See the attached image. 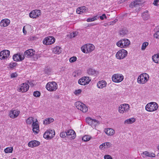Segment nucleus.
Listing matches in <instances>:
<instances>
[{
    "label": "nucleus",
    "instance_id": "obj_44",
    "mask_svg": "<svg viewBox=\"0 0 159 159\" xmlns=\"http://www.w3.org/2000/svg\"><path fill=\"white\" fill-rule=\"evenodd\" d=\"M80 8L81 9L80 10L81 11V12L82 13L84 12H88V10L86 9V7H85L83 6L80 7Z\"/></svg>",
    "mask_w": 159,
    "mask_h": 159
},
{
    "label": "nucleus",
    "instance_id": "obj_13",
    "mask_svg": "<svg viewBox=\"0 0 159 159\" xmlns=\"http://www.w3.org/2000/svg\"><path fill=\"white\" fill-rule=\"evenodd\" d=\"M35 53V51L33 49H30L27 50L24 52V56L27 57H31L34 56Z\"/></svg>",
    "mask_w": 159,
    "mask_h": 159
},
{
    "label": "nucleus",
    "instance_id": "obj_33",
    "mask_svg": "<svg viewBox=\"0 0 159 159\" xmlns=\"http://www.w3.org/2000/svg\"><path fill=\"white\" fill-rule=\"evenodd\" d=\"M13 149L12 147H7L4 149V151L6 153H12Z\"/></svg>",
    "mask_w": 159,
    "mask_h": 159
},
{
    "label": "nucleus",
    "instance_id": "obj_28",
    "mask_svg": "<svg viewBox=\"0 0 159 159\" xmlns=\"http://www.w3.org/2000/svg\"><path fill=\"white\" fill-rule=\"evenodd\" d=\"M46 132L48 133L49 135L50 136V139L52 138L55 135V132L54 130L53 131L52 130H47Z\"/></svg>",
    "mask_w": 159,
    "mask_h": 159
},
{
    "label": "nucleus",
    "instance_id": "obj_64",
    "mask_svg": "<svg viewBox=\"0 0 159 159\" xmlns=\"http://www.w3.org/2000/svg\"><path fill=\"white\" fill-rule=\"evenodd\" d=\"M109 23L110 24V25H114V24L115 23H114V21H112L110 22Z\"/></svg>",
    "mask_w": 159,
    "mask_h": 159
},
{
    "label": "nucleus",
    "instance_id": "obj_57",
    "mask_svg": "<svg viewBox=\"0 0 159 159\" xmlns=\"http://www.w3.org/2000/svg\"><path fill=\"white\" fill-rule=\"evenodd\" d=\"M158 2H159V0H154L153 4L155 6H158Z\"/></svg>",
    "mask_w": 159,
    "mask_h": 159
},
{
    "label": "nucleus",
    "instance_id": "obj_43",
    "mask_svg": "<svg viewBox=\"0 0 159 159\" xmlns=\"http://www.w3.org/2000/svg\"><path fill=\"white\" fill-rule=\"evenodd\" d=\"M78 32H76L71 33L70 34V37L71 38H74L78 35Z\"/></svg>",
    "mask_w": 159,
    "mask_h": 159
},
{
    "label": "nucleus",
    "instance_id": "obj_11",
    "mask_svg": "<svg viewBox=\"0 0 159 159\" xmlns=\"http://www.w3.org/2000/svg\"><path fill=\"white\" fill-rule=\"evenodd\" d=\"M29 85L28 84L23 83L20 85V87L18 89V91L20 92H25L29 89Z\"/></svg>",
    "mask_w": 159,
    "mask_h": 159
},
{
    "label": "nucleus",
    "instance_id": "obj_2",
    "mask_svg": "<svg viewBox=\"0 0 159 159\" xmlns=\"http://www.w3.org/2000/svg\"><path fill=\"white\" fill-rule=\"evenodd\" d=\"M95 47L92 44H88L83 46L81 48L82 51L84 53H88L93 51Z\"/></svg>",
    "mask_w": 159,
    "mask_h": 159
},
{
    "label": "nucleus",
    "instance_id": "obj_10",
    "mask_svg": "<svg viewBox=\"0 0 159 159\" xmlns=\"http://www.w3.org/2000/svg\"><path fill=\"white\" fill-rule=\"evenodd\" d=\"M41 15V11L39 10H35L32 11L29 14L30 18H36Z\"/></svg>",
    "mask_w": 159,
    "mask_h": 159
},
{
    "label": "nucleus",
    "instance_id": "obj_19",
    "mask_svg": "<svg viewBox=\"0 0 159 159\" xmlns=\"http://www.w3.org/2000/svg\"><path fill=\"white\" fill-rule=\"evenodd\" d=\"M107 85V83L106 81L102 80L99 81L97 84V86L98 88L100 89H102L105 87Z\"/></svg>",
    "mask_w": 159,
    "mask_h": 159
},
{
    "label": "nucleus",
    "instance_id": "obj_62",
    "mask_svg": "<svg viewBox=\"0 0 159 159\" xmlns=\"http://www.w3.org/2000/svg\"><path fill=\"white\" fill-rule=\"evenodd\" d=\"M24 58L25 57L23 56V57H22V56L20 54V56H19V60L21 61L24 59Z\"/></svg>",
    "mask_w": 159,
    "mask_h": 159
},
{
    "label": "nucleus",
    "instance_id": "obj_21",
    "mask_svg": "<svg viewBox=\"0 0 159 159\" xmlns=\"http://www.w3.org/2000/svg\"><path fill=\"white\" fill-rule=\"evenodd\" d=\"M105 132L107 135L110 136L113 135L115 133V131L111 128H108L106 129Z\"/></svg>",
    "mask_w": 159,
    "mask_h": 159
},
{
    "label": "nucleus",
    "instance_id": "obj_63",
    "mask_svg": "<svg viewBox=\"0 0 159 159\" xmlns=\"http://www.w3.org/2000/svg\"><path fill=\"white\" fill-rule=\"evenodd\" d=\"M97 25V24H94V23H91V24H89V26H93L94 25Z\"/></svg>",
    "mask_w": 159,
    "mask_h": 159
},
{
    "label": "nucleus",
    "instance_id": "obj_5",
    "mask_svg": "<svg viewBox=\"0 0 159 159\" xmlns=\"http://www.w3.org/2000/svg\"><path fill=\"white\" fill-rule=\"evenodd\" d=\"M128 52L124 49L119 50L116 53V58L118 59H123L125 58L127 55Z\"/></svg>",
    "mask_w": 159,
    "mask_h": 159
},
{
    "label": "nucleus",
    "instance_id": "obj_25",
    "mask_svg": "<svg viewBox=\"0 0 159 159\" xmlns=\"http://www.w3.org/2000/svg\"><path fill=\"white\" fill-rule=\"evenodd\" d=\"M128 32V30L125 29H122L119 32V34L122 36L126 35Z\"/></svg>",
    "mask_w": 159,
    "mask_h": 159
},
{
    "label": "nucleus",
    "instance_id": "obj_14",
    "mask_svg": "<svg viewBox=\"0 0 159 159\" xmlns=\"http://www.w3.org/2000/svg\"><path fill=\"white\" fill-rule=\"evenodd\" d=\"M67 136L70 139H74L76 137V134L73 130L70 129L66 132Z\"/></svg>",
    "mask_w": 159,
    "mask_h": 159
},
{
    "label": "nucleus",
    "instance_id": "obj_32",
    "mask_svg": "<svg viewBox=\"0 0 159 159\" xmlns=\"http://www.w3.org/2000/svg\"><path fill=\"white\" fill-rule=\"evenodd\" d=\"M84 79H86V78L85 76L84 77L82 78L81 79H79L78 80V83L81 85H86L85 83V82L84 81Z\"/></svg>",
    "mask_w": 159,
    "mask_h": 159
},
{
    "label": "nucleus",
    "instance_id": "obj_50",
    "mask_svg": "<svg viewBox=\"0 0 159 159\" xmlns=\"http://www.w3.org/2000/svg\"><path fill=\"white\" fill-rule=\"evenodd\" d=\"M47 132H46V131L44 133L43 137L45 139H50V136L48 134V133H47Z\"/></svg>",
    "mask_w": 159,
    "mask_h": 159
},
{
    "label": "nucleus",
    "instance_id": "obj_37",
    "mask_svg": "<svg viewBox=\"0 0 159 159\" xmlns=\"http://www.w3.org/2000/svg\"><path fill=\"white\" fill-rule=\"evenodd\" d=\"M116 45L118 47L121 48H125V47H124L123 45V43L122 39L120 40L117 42Z\"/></svg>",
    "mask_w": 159,
    "mask_h": 159
},
{
    "label": "nucleus",
    "instance_id": "obj_61",
    "mask_svg": "<svg viewBox=\"0 0 159 159\" xmlns=\"http://www.w3.org/2000/svg\"><path fill=\"white\" fill-rule=\"evenodd\" d=\"M80 7L76 9V12L78 14H80L81 12V11L80 10Z\"/></svg>",
    "mask_w": 159,
    "mask_h": 159
},
{
    "label": "nucleus",
    "instance_id": "obj_8",
    "mask_svg": "<svg viewBox=\"0 0 159 159\" xmlns=\"http://www.w3.org/2000/svg\"><path fill=\"white\" fill-rule=\"evenodd\" d=\"M55 38L52 36H49L43 40V43L44 44L48 45L53 43L55 41Z\"/></svg>",
    "mask_w": 159,
    "mask_h": 159
},
{
    "label": "nucleus",
    "instance_id": "obj_23",
    "mask_svg": "<svg viewBox=\"0 0 159 159\" xmlns=\"http://www.w3.org/2000/svg\"><path fill=\"white\" fill-rule=\"evenodd\" d=\"M53 52L55 54H59L61 52V48L59 46H57L53 48Z\"/></svg>",
    "mask_w": 159,
    "mask_h": 159
},
{
    "label": "nucleus",
    "instance_id": "obj_24",
    "mask_svg": "<svg viewBox=\"0 0 159 159\" xmlns=\"http://www.w3.org/2000/svg\"><path fill=\"white\" fill-rule=\"evenodd\" d=\"M144 75H143L142 74L140 75L138 77L137 79V81L138 83L140 84H143L145 83L144 80Z\"/></svg>",
    "mask_w": 159,
    "mask_h": 159
},
{
    "label": "nucleus",
    "instance_id": "obj_39",
    "mask_svg": "<svg viewBox=\"0 0 159 159\" xmlns=\"http://www.w3.org/2000/svg\"><path fill=\"white\" fill-rule=\"evenodd\" d=\"M33 119L34 118L33 117H29L26 120V123L27 124L29 125L31 124L32 123V121L33 122H34Z\"/></svg>",
    "mask_w": 159,
    "mask_h": 159
},
{
    "label": "nucleus",
    "instance_id": "obj_36",
    "mask_svg": "<svg viewBox=\"0 0 159 159\" xmlns=\"http://www.w3.org/2000/svg\"><path fill=\"white\" fill-rule=\"evenodd\" d=\"M91 137L88 135L84 136L82 138V140L84 141H88L89 140Z\"/></svg>",
    "mask_w": 159,
    "mask_h": 159
},
{
    "label": "nucleus",
    "instance_id": "obj_30",
    "mask_svg": "<svg viewBox=\"0 0 159 159\" xmlns=\"http://www.w3.org/2000/svg\"><path fill=\"white\" fill-rule=\"evenodd\" d=\"M159 55L155 54L152 57V59L153 61L156 63H159Z\"/></svg>",
    "mask_w": 159,
    "mask_h": 159
},
{
    "label": "nucleus",
    "instance_id": "obj_52",
    "mask_svg": "<svg viewBox=\"0 0 159 159\" xmlns=\"http://www.w3.org/2000/svg\"><path fill=\"white\" fill-rule=\"evenodd\" d=\"M99 18L100 19L103 20L104 19H107V17L105 14H103L101 16H100Z\"/></svg>",
    "mask_w": 159,
    "mask_h": 159
},
{
    "label": "nucleus",
    "instance_id": "obj_7",
    "mask_svg": "<svg viewBox=\"0 0 159 159\" xmlns=\"http://www.w3.org/2000/svg\"><path fill=\"white\" fill-rule=\"evenodd\" d=\"M112 81L116 83H119L122 81L124 79V76L120 74H115L112 77Z\"/></svg>",
    "mask_w": 159,
    "mask_h": 159
},
{
    "label": "nucleus",
    "instance_id": "obj_35",
    "mask_svg": "<svg viewBox=\"0 0 159 159\" xmlns=\"http://www.w3.org/2000/svg\"><path fill=\"white\" fill-rule=\"evenodd\" d=\"M19 56H20V53L15 54L13 56V59L14 61H19Z\"/></svg>",
    "mask_w": 159,
    "mask_h": 159
},
{
    "label": "nucleus",
    "instance_id": "obj_17",
    "mask_svg": "<svg viewBox=\"0 0 159 159\" xmlns=\"http://www.w3.org/2000/svg\"><path fill=\"white\" fill-rule=\"evenodd\" d=\"M10 21L7 19L2 20L0 23V26L2 27H5L8 25Z\"/></svg>",
    "mask_w": 159,
    "mask_h": 159
},
{
    "label": "nucleus",
    "instance_id": "obj_29",
    "mask_svg": "<svg viewBox=\"0 0 159 159\" xmlns=\"http://www.w3.org/2000/svg\"><path fill=\"white\" fill-rule=\"evenodd\" d=\"M54 120L53 118H49L46 119L43 121V124H48L53 122Z\"/></svg>",
    "mask_w": 159,
    "mask_h": 159
},
{
    "label": "nucleus",
    "instance_id": "obj_42",
    "mask_svg": "<svg viewBox=\"0 0 159 159\" xmlns=\"http://www.w3.org/2000/svg\"><path fill=\"white\" fill-rule=\"evenodd\" d=\"M148 45V42H144L142 44L141 49L142 50H144L146 47Z\"/></svg>",
    "mask_w": 159,
    "mask_h": 159
},
{
    "label": "nucleus",
    "instance_id": "obj_34",
    "mask_svg": "<svg viewBox=\"0 0 159 159\" xmlns=\"http://www.w3.org/2000/svg\"><path fill=\"white\" fill-rule=\"evenodd\" d=\"M98 17H99L98 16V15H96L92 18H88L86 20L87 22L93 21L97 20Z\"/></svg>",
    "mask_w": 159,
    "mask_h": 159
},
{
    "label": "nucleus",
    "instance_id": "obj_56",
    "mask_svg": "<svg viewBox=\"0 0 159 159\" xmlns=\"http://www.w3.org/2000/svg\"><path fill=\"white\" fill-rule=\"evenodd\" d=\"M17 76V75L16 73H13L11 75V78H12L16 77Z\"/></svg>",
    "mask_w": 159,
    "mask_h": 159
},
{
    "label": "nucleus",
    "instance_id": "obj_45",
    "mask_svg": "<svg viewBox=\"0 0 159 159\" xmlns=\"http://www.w3.org/2000/svg\"><path fill=\"white\" fill-rule=\"evenodd\" d=\"M32 127L33 128H35L39 129V126L38 123H37L35 122H33L32 125Z\"/></svg>",
    "mask_w": 159,
    "mask_h": 159
},
{
    "label": "nucleus",
    "instance_id": "obj_27",
    "mask_svg": "<svg viewBox=\"0 0 159 159\" xmlns=\"http://www.w3.org/2000/svg\"><path fill=\"white\" fill-rule=\"evenodd\" d=\"M148 11H146L142 14V16L144 20H147L149 19V15L148 14Z\"/></svg>",
    "mask_w": 159,
    "mask_h": 159
},
{
    "label": "nucleus",
    "instance_id": "obj_60",
    "mask_svg": "<svg viewBox=\"0 0 159 159\" xmlns=\"http://www.w3.org/2000/svg\"><path fill=\"white\" fill-rule=\"evenodd\" d=\"M143 154L145 155L146 156L148 157L149 152L147 151H145L143 152Z\"/></svg>",
    "mask_w": 159,
    "mask_h": 159
},
{
    "label": "nucleus",
    "instance_id": "obj_18",
    "mask_svg": "<svg viewBox=\"0 0 159 159\" xmlns=\"http://www.w3.org/2000/svg\"><path fill=\"white\" fill-rule=\"evenodd\" d=\"M88 73L91 75H96L98 74V72L97 70L92 68H89L87 70Z\"/></svg>",
    "mask_w": 159,
    "mask_h": 159
},
{
    "label": "nucleus",
    "instance_id": "obj_51",
    "mask_svg": "<svg viewBox=\"0 0 159 159\" xmlns=\"http://www.w3.org/2000/svg\"><path fill=\"white\" fill-rule=\"evenodd\" d=\"M154 37L156 39H159V30L154 34Z\"/></svg>",
    "mask_w": 159,
    "mask_h": 159
},
{
    "label": "nucleus",
    "instance_id": "obj_22",
    "mask_svg": "<svg viewBox=\"0 0 159 159\" xmlns=\"http://www.w3.org/2000/svg\"><path fill=\"white\" fill-rule=\"evenodd\" d=\"M123 43V45L125 48L127 47L130 43V41L128 39H122Z\"/></svg>",
    "mask_w": 159,
    "mask_h": 159
},
{
    "label": "nucleus",
    "instance_id": "obj_9",
    "mask_svg": "<svg viewBox=\"0 0 159 159\" xmlns=\"http://www.w3.org/2000/svg\"><path fill=\"white\" fill-rule=\"evenodd\" d=\"M129 106L128 104H123L119 107L118 111L120 113H123L125 112L128 111L129 110Z\"/></svg>",
    "mask_w": 159,
    "mask_h": 159
},
{
    "label": "nucleus",
    "instance_id": "obj_59",
    "mask_svg": "<svg viewBox=\"0 0 159 159\" xmlns=\"http://www.w3.org/2000/svg\"><path fill=\"white\" fill-rule=\"evenodd\" d=\"M155 154L153 153H149L148 157H155Z\"/></svg>",
    "mask_w": 159,
    "mask_h": 159
},
{
    "label": "nucleus",
    "instance_id": "obj_26",
    "mask_svg": "<svg viewBox=\"0 0 159 159\" xmlns=\"http://www.w3.org/2000/svg\"><path fill=\"white\" fill-rule=\"evenodd\" d=\"M136 120V119L134 118H131L125 120L124 122V124L125 125L133 123Z\"/></svg>",
    "mask_w": 159,
    "mask_h": 159
},
{
    "label": "nucleus",
    "instance_id": "obj_3",
    "mask_svg": "<svg viewBox=\"0 0 159 159\" xmlns=\"http://www.w3.org/2000/svg\"><path fill=\"white\" fill-rule=\"evenodd\" d=\"M75 106L78 109L82 111L83 112H87L88 108L86 106L80 102H76L75 103Z\"/></svg>",
    "mask_w": 159,
    "mask_h": 159
},
{
    "label": "nucleus",
    "instance_id": "obj_38",
    "mask_svg": "<svg viewBox=\"0 0 159 159\" xmlns=\"http://www.w3.org/2000/svg\"><path fill=\"white\" fill-rule=\"evenodd\" d=\"M17 63L16 62H11L9 65V67L11 69H13L14 67H16L17 66Z\"/></svg>",
    "mask_w": 159,
    "mask_h": 159
},
{
    "label": "nucleus",
    "instance_id": "obj_58",
    "mask_svg": "<svg viewBox=\"0 0 159 159\" xmlns=\"http://www.w3.org/2000/svg\"><path fill=\"white\" fill-rule=\"evenodd\" d=\"M34 59L35 60H36L38 58H39L40 57V56L39 55H38L37 54H34Z\"/></svg>",
    "mask_w": 159,
    "mask_h": 159
},
{
    "label": "nucleus",
    "instance_id": "obj_4",
    "mask_svg": "<svg viewBox=\"0 0 159 159\" xmlns=\"http://www.w3.org/2000/svg\"><path fill=\"white\" fill-rule=\"evenodd\" d=\"M46 87L49 91H54L57 89V84L55 82H50L47 84Z\"/></svg>",
    "mask_w": 159,
    "mask_h": 159
},
{
    "label": "nucleus",
    "instance_id": "obj_41",
    "mask_svg": "<svg viewBox=\"0 0 159 159\" xmlns=\"http://www.w3.org/2000/svg\"><path fill=\"white\" fill-rule=\"evenodd\" d=\"M41 93L40 92L38 91H34L33 93L34 96L36 97H39L40 96Z\"/></svg>",
    "mask_w": 159,
    "mask_h": 159
},
{
    "label": "nucleus",
    "instance_id": "obj_49",
    "mask_svg": "<svg viewBox=\"0 0 159 159\" xmlns=\"http://www.w3.org/2000/svg\"><path fill=\"white\" fill-rule=\"evenodd\" d=\"M77 60V57H71L70 59V62H73Z\"/></svg>",
    "mask_w": 159,
    "mask_h": 159
},
{
    "label": "nucleus",
    "instance_id": "obj_55",
    "mask_svg": "<svg viewBox=\"0 0 159 159\" xmlns=\"http://www.w3.org/2000/svg\"><path fill=\"white\" fill-rule=\"evenodd\" d=\"M104 159H112V157L109 155H105L104 156Z\"/></svg>",
    "mask_w": 159,
    "mask_h": 159
},
{
    "label": "nucleus",
    "instance_id": "obj_1",
    "mask_svg": "<svg viewBox=\"0 0 159 159\" xmlns=\"http://www.w3.org/2000/svg\"><path fill=\"white\" fill-rule=\"evenodd\" d=\"M158 107V104L154 102L148 103L145 107L146 110L149 111H153L156 110Z\"/></svg>",
    "mask_w": 159,
    "mask_h": 159
},
{
    "label": "nucleus",
    "instance_id": "obj_31",
    "mask_svg": "<svg viewBox=\"0 0 159 159\" xmlns=\"http://www.w3.org/2000/svg\"><path fill=\"white\" fill-rule=\"evenodd\" d=\"M111 143L109 142H106L103 143L101 144L99 147V148L100 149H102V148H103V147H105V146H107L108 148H110L111 146Z\"/></svg>",
    "mask_w": 159,
    "mask_h": 159
},
{
    "label": "nucleus",
    "instance_id": "obj_46",
    "mask_svg": "<svg viewBox=\"0 0 159 159\" xmlns=\"http://www.w3.org/2000/svg\"><path fill=\"white\" fill-rule=\"evenodd\" d=\"M82 90L81 89H79L75 90L74 93L75 95H78L79 94H80Z\"/></svg>",
    "mask_w": 159,
    "mask_h": 159
},
{
    "label": "nucleus",
    "instance_id": "obj_6",
    "mask_svg": "<svg viewBox=\"0 0 159 159\" xmlns=\"http://www.w3.org/2000/svg\"><path fill=\"white\" fill-rule=\"evenodd\" d=\"M86 121L88 125L93 127H95L96 125L100 124L98 121L95 119H92L90 117L86 118Z\"/></svg>",
    "mask_w": 159,
    "mask_h": 159
},
{
    "label": "nucleus",
    "instance_id": "obj_40",
    "mask_svg": "<svg viewBox=\"0 0 159 159\" xmlns=\"http://www.w3.org/2000/svg\"><path fill=\"white\" fill-rule=\"evenodd\" d=\"M142 74H143V75H143L144 77V78H143L144 79V80L145 83V82H147L148 80V79H149V76L148 74L146 73H143Z\"/></svg>",
    "mask_w": 159,
    "mask_h": 159
},
{
    "label": "nucleus",
    "instance_id": "obj_53",
    "mask_svg": "<svg viewBox=\"0 0 159 159\" xmlns=\"http://www.w3.org/2000/svg\"><path fill=\"white\" fill-rule=\"evenodd\" d=\"M33 132L35 133L36 134L38 133L39 131V129L35 128H33Z\"/></svg>",
    "mask_w": 159,
    "mask_h": 159
},
{
    "label": "nucleus",
    "instance_id": "obj_20",
    "mask_svg": "<svg viewBox=\"0 0 159 159\" xmlns=\"http://www.w3.org/2000/svg\"><path fill=\"white\" fill-rule=\"evenodd\" d=\"M141 4V1H135L131 2L130 5L129 7L131 8L136 7L139 6Z\"/></svg>",
    "mask_w": 159,
    "mask_h": 159
},
{
    "label": "nucleus",
    "instance_id": "obj_48",
    "mask_svg": "<svg viewBox=\"0 0 159 159\" xmlns=\"http://www.w3.org/2000/svg\"><path fill=\"white\" fill-rule=\"evenodd\" d=\"M86 79H84V81L85 83V85H87L89 84L90 81H91V79H90L89 77H86Z\"/></svg>",
    "mask_w": 159,
    "mask_h": 159
},
{
    "label": "nucleus",
    "instance_id": "obj_15",
    "mask_svg": "<svg viewBox=\"0 0 159 159\" xmlns=\"http://www.w3.org/2000/svg\"><path fill=\"white\" fill-rule=\"evenodd\" d=\"M40 144V142L36 140H32L28 143V146L31 148L37 147Z\"/></svg>",
    "mask_w": 159,
    "mask_h": 159
},
{
    "label": "nucleus",
    "instance_id": "obj_54",
    "mask_svg": "<svg viewBox=\"0 0 159 159\" xmlns=\"http://www.w3.org/2000/svg\"><path fill=\"white\" fill-rule=\"evenodd\" d=\"M44 71L45 73L48 74L50 72V70L48 68L46 67L44 69Z\"/></svg>",
    "mask_w": 159,
    "mask_h": 159
},
{
    "label": "nucleus",
    "instance_id": "obj_47",
    "mask_svg": "<svg viewBox=\"0 0 159 159\" xmlns=\"http://www.w3.org/2000/svg\"><path fill=\"white\" fill-rule=\"evenodd\" d=\"M60 137L62 138H64L67 136L66 132H62L61 133Z\"/></svg>",
    "mask_w": 159,
    "mask_h": 159
},
{
    "label": "nucleus",
    "instance_id": "obj_16",
    "mask_svg": "<svg viewBox=\"0 0 159 159\" xmlns=\"http://www.w3.org/2000/svg\"><path fill=\"white\" fill-rule=\"evenodd\" d=\"M20 111L16 110L11 111L9 114L10 117L13 119L17 117L20 114Z\"/></svg>",
    "mask_w": 159,
    "mask_h": 159
},
{
    "label": "nucleus",
    "instance_id": "obj_12",
    "mask_svg": "<svg viewBox=\"0 0 159 159\" xmlns=\"http://www.w3.org/2000/svg\"><path fill=\"white\" fill-rule=\"evenodd\" d=\"M10 52L8 50H3L0 52V59H4L7 58L10 55Z\"/></svg>",
    "mask_w": 159,
    "mask_h": 159
}]
</instances>
